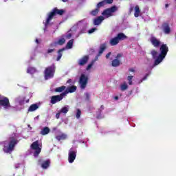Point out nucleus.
I'll return each mask as SVG.
<instances>
[{"mask_svg": "<svg viewBox=\"0 0 176 176\" xmlns=\"http://www.w3.org/2000/svg\"><path fill=\"white\" fill-rule=\"evenodd\" d=\"M87 26V21L85 19L78 21L66 34L67 39H71V37L74 36V35H75L76 38H79L80 34H85Z\"/></svg>", "mask_w": 176, "mask_h": 176, "instance_id": "f257e3e1", "label": "nucleus"}, {"mask_svg": "<svg viewBox=\"0 0 176 176\" xmlns=\"http://www.w3.org/2000/svg\"><path fill=\"white\" fill-rule=\"evenodd\" d=\"M160 54L157 52L155 50L151 51V55L153 56V58L155 59L154 65L152 68L156 67V65H159L164 58H166V56H167V53L168 52V47L167 45L162 44L160 48Z\"/></svg>", "mask_w": 176, "mask_h": 176, "instance_id": "f03ea898", "label": "nucleus"}, {"mask_svg": "<svg viewBox=\"0 0 176 176\" xmlns=\"http://www.w3.org/2000/svg\"><path fill=\"white\" fill-rule=\"evenodd\" d=\"M19 142L17 140V137L14 135L12 137L10 138L8 141L4 142L3 151L5 153H12L14 151V146Z\"/></svg>", "mask_w": 176, "mask_h": 176, "instance_id": "7ed1b4c3", "label": "nucleus"}, {"mask_svg": "<svg viewBox=\"0 0 176 176\" xmlns=\"http://www.w3.org/2000/svg\"><path fill=\"white\" fill-rule=\"evenodd\" d=\"M64 10H58L57 8L52 10V11L48 14V16L45 21V22H43L45 23V28L44 31H46V28H47V25H49L50 21L53 20V17L56 16V14H59V16H63L65 13Z\"/></svg>", "mask_w": 176, "mask_h": 176, "instance_id": "20e7f679", "label": "nucleus"}, {"mask_svg": "<svg viewBox=\"0 0 176 176\" xmlns=\"http://www.w3.org/2000/svg\"><path fill=\"white\" fill-rule=\"evenodd\" d=\"M54 72H56V66L54 65V64L47 67L44 72L45 80H48V79H52V78L54 76Z\"/></svg>", "mask_w": 176, "mask_h": 176, "instance_id": "39448f33", "label": "nucleus"}, {"mask_svg": "<svg viewBox=\"0 0 176 176\" xmlns=\"http://www.w3.org/2000/svg\"><path fill=\"white\" fill-rule=\"evenodd\" d=\"M124 39H127V36L123 33H119L116 37L110 39L109 43L111 46H116L120 41H124Z\"/></svg>", "mask_w": 176, "mask_h": 176, "instance_id": "423d86ee", "label": "nucleus"}, {"mask_svg": "<svg viewBox=\"0 0 176 176\" xmlns=\"http://www.w3.org/2000/svg\"><path fill=\"white\" fill-rule=\"evenodd\" d=\"M87 83H89V74L85 73L81 74L79 78V85L80 89L82 90L86 89Z\"/></svg>", "mask_w": 176, "mask_h": 176, "instance_id": "0eeeda50", "label": "nucleus"}, {"mask_svg": "<svg viewBox=\"0 0 176 176\" xmlns=\"http://www.w3.org/2000/svg\"><path fill=\"white\" fill-rule=\"evenodd\" d=\"M32 151L34 153V157H38L39 153L42 151V145L39 144V141H36L33 142L31 145Z\"/></svg>", "mask_w": 176, "mask_h": 176, "instance_id": "6e6552de", "label": "nucleus"}, {"mask_svg": "<svg viewBox=\"0 0 176 176\" xmlns=\"http://www.w3.org/2000/svg\"><path fill=\"white\" fill-rule=\"evenodd\" d=\"M0 107H2L6 111H9L12 108L9 98L4 96L0 97Z\"/></svg>", "mask_w": 176, "mask_h": 176, "instance_id": "1a4fd4ad", "label": "nucleus"}, {"mask_svg": "<svg viewBox=\"0 0 176 176\" xmlns=\"http://www.w3.org/2000/svg\"><path fill=\"white\" fill-rule=\"evenodd\" d=\"M76 153H78V151L76 148H71L68 153V162L70 164L74 163L75 162V159H76Z\"/></svg>", "mask_w": 176, "mask_h": 176, "instance_id": "9d476101", "label": "nucleus"}, {"mask_svg": "<svg viewBox=\"0 0 176 176\" xmlns=\"http://www.w3.org/2000/svg\"><path fill=\"white\" fill-rule=\"evenodd\" d=\"M116 10V7L113 6L111 8L106 9L102 12V15L104 19H108L109 17H111L113 13H115Z\"/></svg>", "mask_w": 176, "mask_h": 176, "instance_id": "9b49d317", "label": "nucleus"}, {"mask_svg": "<svg viewBox=\"0 0 176 176\" xmlns=\"http://www.w3.org/2000/svg\"><path fill=\"white\" fill-rule=\"evenodd\" d=\"M122 57H123V54H118L115 59L111 61V65L115 67H119L122 64V60L120 59Z\"/></svg>", "mask_w": 176, "mask_h": 176, "instance_id": "f8f14e48", "label": "nucleus"}, {"mask_svg": "<svg viewBox=\"0 0 176 176\" xmlns=\"http://www.w3.org/2000/svg\"><path fill=\"white\" fill-rule=\"evenodd\" d=\"M64 94H65L62 93L60 95L52 96L50 103L57 104V102H60V101H61V100H63L64 97H65Z\"/></svg>", "mask_w": 176, "mask_h": 176, "instance_id": "ddd939ff", "label": "nucleus"}, {"mask_svg": "<svg viewBox=\"0 0 176 176\" xmlns=\"http://www.w3.org/2000/svg\"><path fill=\"white\" fill-rule=\"evenodd\" d=\"M162 30L166 35H169L171 33V28L168 23L165 22L162 24Z\"/></svg>", "mask_w": 176, "mask_h": 176, "instance_id": "4468645a", "label": "nucleus"}, {"mask_svg": "<svg viewBox=\"0 0 176 176\" xmlns=\"http://www.w3.org/2000/svg\"><path fill=\"white\" fill-rule=\"evenodd\" d=\"M55 138L58 141H61V140H66L67 139V134L63 133V132H61V131L58 130L56 133Z\"/></svg>", "mask_w": 176, "mask_h": 176, "instance_id": "2eb2a0df", "label": "nucleus"}, {"mask_svg": "<svg viewBox=\"0 0 176 176\" xmlns=\"http://www.w3.org/2000/svg\"><path fill=\"white\" fill-rule=\"evenodd\" d=\"M150 42H151L154 47H159V46H160V40L156 38V37L153 36H151Z\"/></svg>", "mask_w": 176, "mask_h": 176, "instance_id": "dca6fc26", "label": "nucleus"}, {"mask_svg": "<svg viewBox=\"0 0 176 176\" xmlns=\"http://www.w3.org/2000/svg\"><path fill=\"white\" fill-rule=\"evenodd\" d=\"M88 61H89V56H85L84 57L78 60V64L80 67H82L83 65H85V64H87Z\"/></svg>", "mask_w": 176, "mask_h": 176, "instance_id": "f3484780", "label": "nucleus"}, {"mask_svg": "<svg viewBox=\"0 0 176 176\" xmlns=\"http://www.w3.org/2000/svg\"><path fill=\"white\" fill-rule=\"evenodd\" d=\"M76 91V86L69 87L66 89L65 91L63 92L65 97L68 94V93H75Z\"/></svg>", "mask_w": 176, "mask_h": 176, "instance_id": "a211bd4d", "label": "nucleus"}, {"mask_svg": "<svg viewBox=\"0 0 176 176\" xmlns=\"http://www.w3.org/2000/svg\"><path fill=\"white\" fill-rule=\"evenodd\" d=\"M104 20H105V18L102 16H99L97 18H96L95 19H94V25H100V24H101V23H102V21H104Z\"/></svg>", "mask_w": 176, "mask_h": 176, "instance_id": "6ab92c4d", "label": "nucleus"}, {"mask_svg": "<svg viewBox=\"0 0 176 176\" xmlns=\"http://www.w3.org/2000/svg\"><path fill=\"white\" fill-rule=\"evenodd\" d=\"M50 133V129L47 126L43 127L40 131L41 135H47Z\"/></svg>", "mask_w": 176, "mask_h": 176, "instance_id": "aec40b11", "label": "nucleus"}, {"mask_svg": "<svg viewBox=\"0 0 176 176\" xmlns=\"http://www.w3.org/2000/svg\"><path fill=\"white\" fill-rule=\"evenodd\" d=\"M15 104L23 105L24 104V97L19 96L15 98Z\"/></svg>", "mask_w": 176, "mask_h": 176, "instance_id": "412c9836", "label": "nucleus"}, {"mask_svg": "<svg viewBox=\"0 0 176 176\" xmlns=\"http://www.w3.org/2000/svg\"><path fill=\"white\" fill-rule=\"evenodd\" d=\"M105 49H107V45L105 44L100 45L98 57H100V56H101L102 53H104V50H105Z\"/></svg>", "mask_w": 176, "mask_h": 176, "instance_id": "4be33fe9", "label": "nucleus"}, {"mask_svg": "<svg viewBox=\"0 0 176 176\" xmlns=\"http://www.w3.org/2000/svg\"><path fill=\"white\" fill-rule=\"evenodd\" d=\"M49 166H50V160H49L43 162L41 164V167H42V168H44V169L47 168V167H49Z\"/></svg>", "mask_w": 176, "mask_h": 176, "instance_id": "5701e85b", "label": "nucleus"}, {"mask_svg": "<svg viewBox=\"0 0 176 176\" xmlns=\"http://www.w3.org/2000/svg\"><path fill=\"white\" fill-rule=\"evenodd\" d=\"M69 111V106L65 105V107H62L60 110V113H67Z\"/></svg>", "mask_w": 176, "mask_h": 176, "instance_id": "b1692460", "label": "nucleus"}, {"mask_svg": "<svg viewBox=\"0 0 176 176\" xmlns=\"http://www.w3.org/2000/svg\"><path fill=\"white\" fill-rule=\"evenodd\" d=\"M64 50H65V48H63L58 50L56 61H60V60H61V57H63V52H64Z\"/></svg>", "mask_w": 176, "mask_h": 176, "instance_id": "393cba45", "label": "nucleus"}, {"mask_svg": "<svg viewBox=\"0 0 176 176\" xmlns=\"http://www.w3.org/2000/svg\"><path fill=\"white\" fill-rule=\"evenodd\" d=\"M140 13H141V11L140 10V7L138 6H135V13H134L135 17H138Z\"/></svg>", "mask_w": 176, "mask_h": 176, "instance_id": "a878e982", "label": "nucleus"}, {"mask_svg": "<svg viewBox=\"0 0 176 176\" xmlns=\"http://www.w3.org/2000/svg\"><path fill=\"white\" fill-rule=\"evenodd\" d=\"M65 43V38H58V41L55 42V45H64Z\"/></svg>", "mask_w": 176, "mask_h": 176, "instance_id": "bb28decb", "label": "nucleus"}, {"mask_svg": "<svg viewBox=\"0 0 176 176\" xmlns=\"http://www.w3.org/2000/svg\"><path fill=\"white\" fill-rule=\"evenodd\" d=\"M38 108V104H32L30 107H29V112H34V111H36Z\"/></svg>", "mask_w": 176, "mask_h": 176, "instance_id": "cd10ccee", "label": "nucleus"}, {"mask_svg": "<svg viewBox=\"0 0 176 176\" xmlns=\"http://www.w3.org/2000/svg\"><path fill=\"white\" fill-rule=\"evenodd\" d=\"M74 46V39L69 40L66 45V49H72Z\"/></svg>", "mask_w": 176, "mask_h": 176, "instance_id": "c85d7f7f", "label": "nucleus"}, {"mask_svg": "<svg viewBox=\"0 0 176 176\" xmlns=\"http://www.w3.org/2000/svg\"><path fill=\"white\" fill-rule=\"evenodd\" d=\"M129 87V85H127V82H124L120 85V90L122 91H124L125 90H127Z\"/></svg>", "mask_w": 176, "mask_h": 176, "instance_id": "c756f323", "label": "nucleus"}, {"mask_svg": "<svg viewBox=\"0 0 176 176\" xmlns=\"http://www.w3.org/2000/svg\"><path fill=\"white\" fill-rule=\"evenodd\" d=\"M98 58V56L96 57V59L95 60H92L90 64H89L86 68L87 71H90L91 68L93 67V65H94V63H96V60Z\"/></svg>", "mask_w": 176, "mask_h": 176, "instance_id": "7c9ffc66", "label": "nucleus"}, {"mask_svg": "<svg viewBox=\"0 0 176 176\" xmlns=\"http://www.w3.org/2000/svg\"><path fill=\"white\" fill-rule=\"evenodd\" d=\"M65 89H67V87L65 86H61V87H57L55 89V91L56 93H62V91H64L65 90Z\"/></svg>", "mask_w": 176, "mask_h": 176, "instance_id": "2f4dec72", "label": "nucleus"}, {"mask_svg": "<svg viewBox=\"0 0 176 176\" xmlns=\"http://www.w3.org/2000/svg\"><path fill=\"white\" fill-rule=\"evenodd\" d=\"M35 72H36V69H35L34 67L28 68V70H27L28 74H30L31 75H32V74H35Z\"/></svg>", "mask_w": 176, "mask_h": 176, "instance_id": "473e14b6", "label": "nucleus"}, {"mask_svg": "<svg viewBox=\"0 0 176 176\" xmlns=\"http://www.w3.org/2000/svg\"><path fill=\"white\" fill-rule=\"evenodd\" d=\"M80 115H82V111H80L79 109H77L76 111V119H80Z\"/></svg>", "mask_w": 176, "mask_h": 176, "instance_id": "72a5a7b5", "label": "nucleus"}, {"mask_svg": "<svg viewBox=\"0 0 176 176\" xmlns=\"http://www.w3.org/2000/svg\"><path fill=\"white\" fill-rule=\"evenodd\" d=\"M99 12H100V10L98 8H96L91 12V16H97Z\"/></svg>", "mask_w": 176, "mask_h": 176, "instance_id": "f704fd0d", "label": "nucleus"}, {"mask_svg": "<svg viewBox=\"0 0 176 176\" xmlns=\"http://www.w3.org/2000/svg\"><path fill=\"white\" fill-rule=\"evenodd\" d=\"M149 75H151V72H148V74H146V76L142 80H140L139 81V83H142V82H144V80H146V79L148 78Z\"/></svg>", "mask_w": 176, "mask_h": 176, "instance_id": "c9c22d12", "label": "nucleus"}, {"mask_svg": "<svg viewBox=\"0 0 176 176\" xmlns=\"http://www.w3.org/2000/svg\"><path fill=\"white\" fill-rule=\"evenodd\" d=\"M126 79L129 82V85H133V76H128Z\"/></svg>", "mask_w": 176, "mask_h": 176, "instance_id": "e433bc0d", "label": "nucleus"}, {"mask_svg": "<svg viewBox=\"0 0 176 176\" xmlns=\"http://www.w3.org/2000/svg\"><path fill=\"white\" fill-rule=\"evenodd\" d=\"M105 5V1H102L101 2H99L98 4H97V8H102V6H104Z\"/></svg>", "mask_w": 176, "mask_h": 176, "instance_id": "4c0bfd02", "label": "nucleus"}, {"mask_svg": "<svg viewBox=\"0 0 176 176\" xmlns=\"http://www.w3.org/2000/svg\"><path fill=\"white\" fill-rule=\"evenodd\" d=\"M95 31H97V28H91V30H89L88 31V33H89V34H93V32H95Z\"/></svg>", "mask_w": 176, "mask_h": 176, "instance_id": "58836bf2", "label": "nucleus"}, {"mask_svg": "<svg viewBox=\"0 0 176 176\" xmlns=\"http://www.w3.org/2000/svg\"><path fill=\"white\" fill-rule=\"evenodd\" d=\"M85 96H86V100H87V101H89V100H90V94L86 92L85 94Z\"/></svg>", "mask_w": 176, "mask_h": 176, "instance_id": "ea45409f", "label": "nucleus"}, {"mask_svg": "<svg viewBox=\"0 0 176 176\" xmlns=\"http://www.w3.org/2000/svg\"><path fill=\"white\" fill-rule=\"evenodd\" d=\"M103 1L105 2V5H107V3H112L113 0H104Z\"/></svg>", "mask_w": 176, "mask_h": 176, "instance_id": "a19ab883", "label": "nucleus"}, {"mask_svg": "<svg viewBox=\"0 0 176 176\" xmlns=\"http://www.w3.org/2000/svg\"><path fill=\"white\" fill-rule=\"evenodd\" d=\"M103 109H104V106L103 105H102L101 107H100V109L98 110V113H101V111H103Z\"/></svg>", "mask_w": 176, "mask_h": 176, "instance_id": "79ce46f5", "label": "nucleus"}, {"mask_svg": "<svg viewBox=\"0 0 176 176\" xmlns=\"http://www.w3.org/2000/svg\"><path fill=\"white\" fill-rule=\"evenodd\" d=\"M60 113H60V111H59L58 113H57L56 114V119H60Z\"/></svg>", "mask_w": 176, "mask_h": 176, "instance_id": "37998d69", "label": "nucleus"}, {"mask_svg": "<svg viewBox=\"0 0 176 176\" xmlns=\"http://www.w3.org/2000/svg\"><path fill=\"white\" fill-rule=\"evenodd\" d=\"M111 53L109 52L107 55H106V58H109V57L111 56Z\"/></svg>", "mask_w": 176, "mask_h": 176, "instance_id": "c03bdc74", "label": "nucleus"}, {"mask_svg": "<svg viewBox=\"0 0 176 176\" xmlns=\"http://www.w3.org/2000/svg\"><path fill=\"white\" fill-rule=\"evenodd\" d=\"M54 50H53V49H49V50H47V53H53Z\"/></svg>", "mask_w": 176, "mask_h": 176, "instance_id": "a18cd8bd", "label": "nucleus"}, {"mask_svg": "<svg viewBox=\"0 0 176 176\" xmlns=\"http://www.w3.org/2000/svg\"><path fill=\"white\" fill-rule=\"evenodd\" d=\"M135 70L133 68L129 69L130 72H134Z\"/></svg>", "mask_w": 176, "mask_h": 176, "instance_id": "49530a36", "label": "nucleus"}, {"mask_svg": "<svg viewBox=\"0 0 176 176\" xmlns=\"http://www.w3.org/2000/svg\"><path fill=\"white\" fill-rule=\"evenodd\" d=\"M114 100H116V101H118L119 100V97L118 96H115Z\"/></svg>", "mask_w": 176, "mask_h": 176, "instance_id": "de8ad7c7", "label": "nucleus"}, {"mask_svg": "<svg viewBox=\"0 0 176 176\" xmlns=\"http://www.w3.org/2000/svg\"><path fill=\"white\" fill-rule=\"evenodd\" d=\"M67 83H72V80H68Z\"/></svg>", "mask_w": 176, "mask_h": 176, "instance_id": "09e8293b", "label": "nucleus"}, {"mask_svg": "<svg viewBox=\"0 0 176 176\" xmlns=\"http://www.w3.org/2000/svg\"><path fill=\"white\" fill-rule=\"evenodd\" d=\"M28 127H29L30 129V130H32V127H31V125L28 124Z\"/></svg>", "mask_w": 176, "mask_h": 176, "instance_id": "8fccbe9b", "label": "nucleus"}, {"mask_svg": "<svg viewBox=\"0 0 176 176\" xmlns=\"http://www.w3.org/2000/svg\"><path fill=\"white\" fill-rule=\"evenodd\" d=\"M36 43H39V40H38V38L36 39Z\"/></svg>", "mask_w": 176, "mask_h": 176, "instance_id": "3c124183", "label": "nucleus"}, {"mask_svg": "<svg viewBox=\"0 0 176 176\" xmlns=\"http://www.w3.org/2000/svg\"><path fill=\"white\" fill-rule=\"evenodd\" d=\"M97 118H98V119H101V116H100V115H97Z\"/></svg>", "mask_w": 176, "mask_h": 176, "instance_id": "603ef678", "label": "nucleus"}, {"mask_svg": "<svg viewBox=\"0 0 176 176\" xmlns=\"http://www.w3.org/2000/svg\"><path fill=\"white\" fill-rule=\"evenodd\" d=\"M19 166H20V164H18V165L15 166L16 168H19Z\"/></svg>", "mask_w": 176, "mask_h": 176, "instance_id": "864d4df0", "label": "nucleus"}, {"mask_svg": "<svg viewBox=\"0 0 176 176\" xmlns=\"http://www.w3.org/2000/svg\"><path fill=\"white\" fill-rule=\"evenodd\" d=\"M62 2H68V0H62Z\"/></svg>", "mask_w": 176, "mask_h": 176, "instance_id": "5fc2aeb1", "label": "nucleus"}, {"mask_svg": "<svg viewBox=\"0 0 176 176\" xmlns=\"http://www.w3.org/2000/svg\"><path fill=\"white\" fill-rule=\"evenodd\" d=\"M167 6H168V4H166V8H167Z\"/></svg>", "mask_w": 176, "mask_h": 176, "instance_id": "6e6d98bb", "label": "nucleus"}, {"mask_svg": "<svg viewBox=\"0 0 176 176\" xmlns=\"http://www.w3.org/2000/svg\"><path fill=\"white\" fill-rule=\"evenodd\" d=\"M133 127H135V124L133 125Z\"/></svg>", "mask_w": 176, "mask_h": 176, "instance_id": "4d7b16f0", "label": "nucleus"}, {"mask_svg": "<svg viewBox=\"0 0 176 176\" xmlns=\"http://www.w3.org/2000/svg\"><path fill=\"white\" fill-rule=\"evenodd\" d=\"M8 0H4V2H6Z\"/></svg>", "mask_w": 176, "mask_h": 176, "instance_id": "13d9d810", "label": "nucleus"}, {"mask_svg": "<svg viewBox=\"0 0 176 176\" xmlns=\"http://www.w3.org/2000/svg\"><path fill=\"white\" fill-rule=\"evenodd\" d=\"M54 130H56V128H54Z\"/></svg>", "mask_w": 176, "mask_h": 176, "instance_id": "bf43d9fd", "label": "nucleus"}]
</instances>
